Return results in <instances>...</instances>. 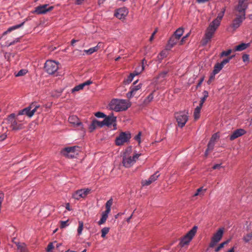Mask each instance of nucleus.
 <instances>
[{"label": "nucleus", "mask_w": 252, "mask_h": 252, "mask_svg": "<svg viewBox=\"0 0 252 252\" xmlns=\"http://www.w3.org/2000/svg\"><path fill=\"white\" fill-rule=\"evenodd\" d=\"M247 0H239L236 10L240 13V14H244L245 16V10L247 8Z\"/></svg>", "instance_id": "nucleus-15"}, {"label": "nucleus", "mask_w": 252, "mask_h": 252, "mask_svg": "<svg viewBox=\"0 0 252 252\" xmlns=\"http://www.w3.org/2000/svg\"><path fill=\"white\" fill-rule=\"evenodd\" d=\"M10 127L13 130H18L23 128V123H20L16 118V114L12 113L7 118Z\"/></svg>", "instance_id": "nucleus-4"}, {"label": "nucleus", "mask_w": 252, "mask_h": 252, "mask_svg": "<svg viewBox=\"0 0 252 252\" xmlns=\"http://www.w3.org/2000/svg\"><path fill=\"white\" fill-rule=\"evenodd\" d=\"M183 33L184 29L182 28H179L175 32L173 35L178 38L180 39L181 36L183 35Z\"/></svg>", "instance_id": "nucleus-31"}, {"label": "nucleus", "mask_w": 252, "mask_h": 252, "mask_svg": "<svg viewBox=\"0 0 252 252\" xmlns=\"http://www.w3.org/2000/svg\"><path fill=\"white\" fill-rule=\"evenodd\" d=\"M44 68L48 74H53L55 73L59 68L58 63L54 61H47L45 63Z\"/></svg>", "instance_id": "nucleus-6"}, {"label": "nucleus", "mask_w": 252, "mask_h": 252, "mask_svg": "<svg viewBox=\"0 0 252 252\" xmlns=\"http://www.w3.org/2000/svg\"><path fill=\"white\" fill-rule=\"evenodd\" d=\"M220 167V164H216L213 166L212 168L215 170V169L219 168Z\"/></svg>", "instance_id": "nucleus-62"}, {"label": "nucleus", "mask_w": 252, "mask_h": 252, "mask_svg": "<svg viewBox=\"0 0 252 252\" xmlns=\"http://www.w3.org/2000/svg\"><path fill=\"white\" fill-rule=\"evenodd\" d=\"M225 11V8H223L222 9L221 11L218 14V16L220 17V18H222L223 17V15H224Z\"/></svg>", "instance_id": "nucleus-55"}, {"label": "nucleus", "mask_w": 252, "mask_h": 252, "mask_svg": "<svg viewBox=\"0 0 252 252\" xmlns=\"http://www.w3.org/2000/svg\"><path fill=\"white\" fill-rule=\"evenodd\" d=\"M83 225H84L83 222L81 221H79V226H78V227L77 229V232H78V235L81 234L82 231L83 229Z\"/></svg>", "instance_id": "nucleus-41"}, {"label": "nucleus", "mask_w": 252, "mask_h": 252, "mask_svg": "<svg viewBox=\"0 0 252 252\" xmlns=\"http://www.w3.org/2000/svg\"><path fill=\"white\" fill-rule=\"evenodd\" d=\"M246 133V131L244 129L240 128L237 129L233 131L232 134L230 136V139L231 140H233L237 138L244 135Z\"/></svg>", "instance_id": "nucleus-19"}, {"label": "nucleus", "mask_w": 252, "mask_h": 252, "mask_svg": "<svg viewBox=\"0 0 252 252\" xmlns=\"http://www.w3.org/2000/svg\"><path fill=\"white\" fill-rule=\"evenodd\" d=\"M242 59L244 62H248L249 60V56L247 54H244L242 56Z\"/></svg>", "instance_id": "nucleus-52"}, {"label": "nucleus", "mask_w": 252, "mask_h": 252, "mask_svg": "<svg viewBox=\"0 0 252 252\" xmlns=\"http://www.w3.org/2000/svg\"><path fill=\"white\" fill-rule=\"evenodd\" d=\"M250 45V44L249 43H242L237 46H236L235 47V49L234 50L235 51H242L245 49H246L247 48H248Z\"/></svg>", "instance_id": "nucleus-26"}, {"label": "nucleus", "mask_w": 252, "mask_h": 252, "mask_svg": "<svg viewBox=\"0 0 252 252\" xmlns=\"http://www.w3.org/2000/svg\"><path fill=\"white\" fill-rule=\"evenodd\" d=\"M68 122L74 126H80L82 124L76 116H71L68 118Z\"/></svg>", "instance_id": "nucleus-22"}, {"label": "nucleus", "mask_w": 252, "mask_h": 252, "mask_svg": "<svg viewBox=\"0 0 252 252\" xmlns=\"http://www.w3.org/2000/svg\"><path fill=\"white\" fill-rule=\"evenodd\" d=\"M18 41V39H17L16 40H14L13 41L7 44L8 46H10V45L14 44L16 42Z\"/></svg>", "instance_id": "nucleus-64"}, {"label": "nucleus", "mask_w": 252, "mask_h": 252, "mask_svg": "<svg viewBox=\"0 0 252 252\" xmlns=\"http://www.w3.org/2000/svg\"><path fill=\"white\" fill-rule=\"evenodd\" d=\"M110 230L109 227H104L101 229V237L102 238H105L106 235L109 232Z\"/></svg>", "instance_id": "nucleus-40"}, {"label": "nucleus", "mask_w": 252, "mask_h": 252, "mask_svg": "<svg viewBox=\"0 0 252 252\" xmlns=\"http://www.w3.org/2000/svg\"><path fill=\"white\" fill-rule=\"evenodd\" d=\"M202 105H199L197 106L194 111V118L195 120H197L200 117V113Z\"/></svg>", "instance_id": "nucleus-27"}, {"label": "nucleus", "mask_w": 252, "mask_h": 252, "mask_svg": "<svg viewBox=\"0 0 252 252\" xmlns=\"http://www.w3.org/2000/svg\"><path fill=\"white\" fill-rule=\"evenodd\" d=\"M218 138H219V136H218V135H217V133H215V134H214L212 135V137H211V139H210V141H211L214 142H215V143L216 140Z\"/></svg>", "instance_id": "nucleus-50"}, {"label": "nucleus", "mask_w": 252, "mask_h": 252, "mask_svg": "<svg viewBox=\"0 0 252 252\" xmlns=\"http://www.w3.org/2000/svg\"><path fill=\"white\" fill-rule=\"evenodd\" d=\"M222 68L223 67L220 63H216L214 66L213 74L216 75V74L218 73Z\"/></svg>", "instance_id": "nucleus-33"}, {"label": "nucleus", "mask_w": 252, "mask_h": 252, "mask_svg": "<svg viewBox=\"0 0 252 252\" xmlns=\"http://www.w3.org/2000/svg\"><path fill=\"white\" fill-rule=\"evenodd\" d=\"M104 118L105 119L103 120L104 126H110L116 121V117L113 116H105Z\"/></svg>", "instance_id": "nucleus-23"}, {"label": "nucleus", "mask_w": 252, "mask_h": 252, "mask_svg": "<svg viewBox=\"0 0 252 252\" xmlns=\"http://www.w3.org/2000/svg\"><path fill=\"white\" fill-rule=\"evenodd\" d=\"M236 15L237 17L234 19L231 24V27L233 28L234 30H235L236 29L239 28L243 20L245 19V16H244V14H236Z\"/></svg>", "instance_id": "nucleus-14"}, {"label": "nucleus", "mask_w": 252, "mask_h": 252, "mask_svg": "<svg viewBox=\"0 0 252 252\" xmlns=\"http://www.w3.org/2000/svg\"><path fill=\"white\" fill-rule=\"evenodd\" d=\"M95 116L97 118H104L105 117L106 115L102 112H97L95 113Z\"/></svg>", "instance_id": "nucleus-49"}, {"label": "nucleus", "mask_w": 252, "mask_h": 252, "mask_svg": "<svg viewBox=\"0 0 252 252\" xmlns=\"http://www.w3.org/2000/svg\"><path fill=\"white\" fill-rule=\"evenodd\" d=\"M91 189H83L76 190L73 194L72 197L76 200H79L81 198H85L90 193Z\"/></svg>", "instance_id": "nucleus-13"}, {"label": "nucleus", "mask_w": 252, "mask_h": 252, "mask_svg": "<svg viewBox=\"0 0 252 252\" xmlns=\"http://www.w3.org/2000/svg\"><path fill=\"white\" fill-rule=\"evenodd\" d=\"M224 233V228H219L217 231L214 234L211 238L209 247L210 248L214 247L216 244L221 239Z\"/></svg>", "instance_id": "nucleus-8"}, {"label": "nucleus", "mask_w": 252, "mask_h": 252, "mask_svg": "<svg viewBox=\"0 0 252 252\" xmlns=\"http://www.w3.org/2000/svg\"><path fill=\"white\" fill-rule=\"evenodd\" d=\"M135 76L134 73H130V74L128 76L127 78L124 81V83L125 84H129L133 80V77Z\"/></svg>", "instance_id": "nucleus-37"}, {"label": "nucleus", "mask_w": 252, "mask_h": 252, "mask_svg": "<svg viewBox=\"0 0 252 252\" xmlns=\"http://www.w3.org/2000/svg\"><path fill=\"white\" fill-rule=\"evenodd\" d=\"M206 191V189H203L202 188H200L197 189L196 193L193 195V196H196L199 195H203L204 193Z\"/></svg>", "instance_id": "nucleus-38"}, {"label": "nucleus", "mask_w": 252, "mask_h": 252, "mask_svg": "<svg viewBox=\"0 0 252 252\" xmlns=\"http://www.w3.org/2000/svg\"><path fill=\"white\" fill-rule=\"evenodd\" d=\"M203 80H204V78H203H203H201L200 79V80H199V82L198 83V84H197V86H196V88H198V87H199L201 85V84H202V82H203Z\"/></svg>", "instance_id": "nucleus-59"}, {"label": "nucleus", "mask_w": 252, "mask_h": 252, "mask_svg": "<svg viewBox=\"0 0 252 252\" xmlns=\"http://www.w3.org/2000/svg\"><path fill=\"white\" fill-rule=\"evenodd\" d=\"M131 138V134L129 132H121L115 140L116 144L118 146L123 145L129 141Z\"/></svg>", "instance_id": "nucleus-7"}, {"label": "nucleus", "mask_w": 252, "mask_h": 252, "mask_svg": "<svg viewBox=\"0 0 252 252\" xmlns=\"http://www.w3.org/2000/svg\"><path fill=\"white\" fill-rule=\"evenodd\" d=\"M231 52H232V50L231 49L228 50L227 51H224L221 52V53L220 54V56L221 57L227 56L229 55L231 53Z\"/></svg>", "instance_id": "nucleus-45"}, {"label": "nucleus", "mask_w": 252, "mask_h": 252, "mask_svg": "<svg viewBox=\"0 0 252 252\" xmlns=\"http://www.w3.org/2000/svg\"><path fill=\"white\" fill-rule=\"evenodd\" d=\"M77 148L76 146L65 148L61 151V154L68 158H74L78 154L76 151Z\"/></svg>", "instance_id": "nucleus-11"}, {"label": "nucleus", "mask_w": 252, "mask_h": 252, "mask_svg": "<svg viewBox=\"0 0 252 252\" xmlns=\"http://www.w3.org/2000/svg\"><path fill=\"white\" fill-rule=\"evenodd\" d=\"M175 115L178 126L181 127L184 126L188 120L187 113L182 111L176 113Z\"/></svg>", "instance_id": "nucleus-9"}, {"label": "nucleus", "mask_w": 252, "mask_h": 252, "mask_svg": "<svg viewBox=\"0 0 252 252\" xmlns=\"http://www.w3.org/2000/svg\"><path fill=\"white\" fill-rule=\"evenodd\" d=\"M110 211H111V209L106 208V210L104 212H103L102 213L108 216V214L110 212Z\"/></svg>", "instance_id": "nucleus-60"}, {"label": "nucleus", "mask_w": 252, "mask_h": 252, "mask_svg": "<svg viewBox=\"0 0 252 252\" xmlns=\"http://www.w3.org/2000/svg\"><path fill=\"white\" fill-rule=\"evenodd\" d=\"M158 172H156L154 174L150 176L148 180L142 181V184L143 186H149L153 182H155L159 176Z\"/></svg>", "instance_id": "nucleus-17"}, {"label": "nucleus", "mask_w": 252, "mask_h": 252, "mask_svg": "<svg viewBox=\"0 0 252 252\" xmlns=\"http://www.w3.org/2000/svg\"><path fill=\"white\" fill-rule=\"evenodd\" d=\"M25 22H23L21 24H18V25H15V26H12V27H9L7 30V31H6L5 32H4L2 34V36H0L1 38L6 35L7 33L12 32L14 30H17L19 28H20V27H21L22 26L24 25Z\"/></svg>", "instance_id": "nucleus-24"}, {"label": "nucleus", "mask_w": 252, "mask_h": 252, "mask_svg": "<svg viewBox=\"0 0 252 252\" xmlns=\"http://www.w3.org/2000/svg\"><path fill=\"white\" fill-rule=\"evenodd\" d=\"M214 78H215V75H214V74H213V75H211L210 76V77L209 79V80H208V84L211 83V82H212V81L213 80H214Z\"/></svg>", "instance_id": "nucleus-61"}, {"label": "nucleus", "mask_w": 252, "mask_h": 252, "mask_svg": "<svg viewBox=\"0 0 252 252\" xmlns=\"http://www.w3.org/2000/svg\"><path fill=\"white\" fill-rule=\"evenodd\" d=\"M141 136V132H139L138 134L137 135H136L134 137L135 140L138 141L139 143H140L141 142V141H140Z\"/></svg>", "instance_id": "nucleus-51"}, {"label": "nucleus", "mask_w": 252, "mask_h": 252, "mask_svg": "<svg viewBox=\"0 0 252 252\" xmlns=\"http://www.w3.org/2000/svg\"><path fill=\"white\" fill-rule=\"evenodd\" d=\"M93 83V82L91 81L90 80H87V81L82 83V85H83V87L84 88L86 86H88Z\"/></svg>", "instance_id": "nucleus-54"}, {"label": "nucleus", "mask_w": 252, "mask_h": 252, "mask_svg": "<svg viewBox=\"0 0 252 252\" xmlns=\"http://www.w3.org/2000/svg\"><path fill=\"white\" fill-rule=\"evenodd\" d=\"M140 156V154H136L132 157L127 155L126 154H124L122 161L123 165L126 168L130 167L135 162Z\"/></svg>", "instance_id": "nucleus-5"}, {"label": "nucleus", "mask_w": 252, "mask_h": 252, "mask_svg": "<svg viewBox=\"0 0 252 252\" xmlns=\"http://www.w3.org/2000/svg\"><path fill=\"white\" fill-rule=\"evenodd\" d=\"M189 33H188L186 35L183 36L182 38V39L181 40L180 42V45H182L184 42L185 41V40H186V39L188 38V37L189 36Z\"/></svg>", "instance_id": "nucleus-53"}, {"label": "nucleus", "mask_w": 252, "mask_h": 252, "mask_svg": "<svg viewBox=\"0 0 252 252\" xmlns=\"http://www.w3.org/2000/svg\"><path fill=\"white\" fill-rule=\"evenodd\" d=\"M145 59L142 60V65L139 66L136 68V70L133 72L135 75H137L139 73H140L144 69V63Z\"/></svg>", "instance_id": "nucleus-28"}, {"label": "nucleus", "mask_w": 252, "mask_h": 252, "mask_svg": "<svg viewBox=\"0 0 252 252\" xmlns=\"http://www.w3.org/2000/svg\"><path fill=\"white\" fill-rule=\"evenodd\" d=\"M217 28L210 24L205 34V37L202 40V45H206L211 40L217 30Z\"/></svg>", "instance_id": "nucleus-10"}, {"label": "nucleus", "mask_w": 252, "mask_h": 252, "mask_svg": "<svg viewBox=\"0 0 252 252\" xmlns=\"http://www.w3.org/2000/svg\"><path fill=\"white\" fill-rule=\"evenodd\" d=\"M27 71L26 69H21L16 75V76H22L25 75Z\"/></svg>", "instance_id": "nucleus-48"}, {"label": "nucleus", "mask_w": 252, "mask_h": 252, "mask_svg": "<svg viewBox=\"0 0 252 252\" xmlns=\"http://www.w3.org/2000/svg\"><path fill=\"white\" fill-rule=\"evenodd\" d=\"M113 204V199L112 198L108 200L105 204L106 208L111 209V207Z\"/></svg>", "instance_id": "nucleus-47"}, {"label": "nucleus", "mask_w": 252, "mask_h": 252, "mask_svg": "<svg viewBox=\"0 0 252 252\" xmlns=\"http://www.w3.org/2000/svg\"><path fill=\"white\" fill-rule=\"evenodd\" d=\"M98 44L96 46L91 48L88 50H85L84 52L88 55H91L98 50Z\"/></svg>", "instance_id": "nucleus-29"}, {"label": "nucleus", "mask_w": 252, "mask_h": 252, "mask_svg": "<svg viewBox=\"0 0 252 252\" xmlns=\"http://www.w3.org/2000/svg\"><path fill=\"white\" fill-rule=\"evenodd\" d=\"M233 56H232L227 59H225L220 63L222 67H223L224 65L230 61V60L233 58Z\"/></svg>", "instance_id": "nucleus-43"}, {"label": "nucleus", "mask_w": 252, "mask_h": 252, "mask_svg": "<svg viewBox=\"0 0 252 252\" xmlns=\"http://www.w3.org/2000/svg\"><path fill=\"white\" fill-rule=\"evenodd\" d=\"M6 138V135L5 134H2L0 136V141H3Z\"/></svg>", "instance_id": "nucleus-63"}, {"label": "nucleus", "mask_w": 252, "mask_h": 252, "mask_svg": "<svg viewBox=\"0 0 252 252\" xmlns=\"http://www.w3.org/2000/svg\"><path fill=\"white\" fill-rule=\"evenodd\" d=\"M154 98L153 93H151L144 100V103L145 104H147L152 101Z\"/></svg>", "instance_id": "nucleus-34"}, {"label": "nucleus", "mask_w": 252, "mask_h": 252, "mask_svg": "<svg viewBox=\"0 0 252 252\" xmlns=\"http://www.w3.org/2000/svg\"><path fill=\"white\" fill-rule=\"evenodd\" d=\"M130 106L129 101L125 99H113L109 104L110 109L116 112L126 111Z\"/></svg>", "instance_id": "nucleus-2"}, {"label": "nucleus", "mask_w": 252, "mask_h": 252, "mask_svg": "<svg viewBox=\"0 0 252 252\" xmlns=\"http://www.w3.org/2000/svg\"><path fill=\"white\" fill-rule=\"evenodd\" d=\"M108 218V216L102 213V217L100 220L98 221V223L99 225L104 223Z\"/></svg>", "instance_id": "nucleus-39"}, {"label": "nucleus", "mask_w": 252, "mask_h": 252, "mask_svg": "<svg viewBox=\"0 0 252 252\" xmlns=\"http://www.w3.org/2000/svg\"><path fill=\"white\" fill-rule=\"evenodd\" d=\"M229 242V240H227V241H225V242H223L222 243H221V244H220L219 245V246L216 248L215 249V252H219L220 249H221L222 248L224 247V245H226L227 244H228Z\"/></svg>", "instance_id": "nucleus-36"}, {"label": "nucleus", "mask_w": 252, "mask_h": 252, "mask_svg": "<svg viewBox=\"0 0 252 252\" xmlns=\"http://www.w3.org/2000/svg\"><path fill=\"white\" fill-rule=\"evenodd\" d=\"M128 12V10L126 7H122L116 11L114 15L119 19H123L127 16Z\"/></svg>", "instance_id": "nucleus-16"}, {"label": "nucleus", "mask_w": 252, "mask_h": 252, "mask_svg": "<svg viewBox=\"0 0 252 252\" xmlns=\"http://www.w3.org/2000/svg\"><path fill=\"white\" fill-rule=\"evenodd\" d=\"M138 81L136 80L133 83L132 85L130 87L129 90L131 91V94H134L135 95L136 94L137 92L141 90L142 84L139 83L137 85L136 84L137 83Z\"/></svg>", "instance_id": "nucleus-20"}, {"label": "nucleus", "mask_w": 252, "mask_h": 252, "mask_svg": "<svg viewBox=\"0 0 252 252\" xmlns=\"http://www.w3.org/2000/svg\"><path fill=\"white\" fill-rule=\"evenodd\" d=\"M179 40V38L173 35L168 41V46H169L170 48L173 47L177 43Z\"/></svg>", "instance_id": "nucleus-25"}, {"label": "nucleus", "mask_w": 252, "mask_h": 252, "mask_svg": "<svg viewBox=\"0 0 252 252\" xmlns=\"http://www.w3.org/2000/svg\"><path fill=\"white\" fill-rule=\"evenodd\" d=\"M84 88L83 85L82 84H79V85H77L75 86L73 89H72V93H74L75 92L79 91L81 90H82Z\"/></svg>", "instance_id": "nucleus-42"}, {"label": "nucleus", "mask_w": 252, "mask_h": 252, "mask_svg": "<svg viewBox=\"0 0 252 252\" xmlns=\"http://www.w3.org/2000/svg\"><path fill=\"white\" fill-rule=\"evenodd\" d=\"M54 8V6H49V4H43L37 6L35 8L33 13L37 14H43L47 13V12L52 10Z\"/></svg>", "instance_id": "nucleus-12"}, {"label": "nucleus", "mask_w": 252, "mask_h": 252, "mask_svg": "<svg viewBox=\"0 0 252 252\" xmlns=\"http://www.w3.org/2000/svg\"><path fill=\"white\" fill-rule=\"evenodd\" d=\"M54 248V246L53 245V244L52 243H50L47 248V251L48 252H49L50 251H51Z\"/></svg>", "instance_id": "nucleus-56"}, {"label": "nucleus", "mask_w": 252, "mask_h": 252, "mask_svg": "<svg viewBox=\"0 0 252 252\" xmlns=\"http://www.w3.org/2000/svg\"><path fill=\"white\" fill-rule=\"evenodd\" d=\"M215 144V142H212L210 140V141L209 142V143L208 144V147H207V149H208V150H209L210 151H212L214 149Z\"/></svg>", "instance_id": "nucleus-44"}, {"label": "nucleus", "mask_w": 252, "mask_h": 252, "mask_svg": "<svg viewBox=\"0 0 252 252\" xmlns=\"http://www.w3.org/2000/svg\"><path fill=\"white\" fill-rule=\"evenodd\" d=\"M104 126V122L99 121L96 120H94L92 121V124L89 126V129L91 132L94 131L96 128L102 127Z\"/></svg>", "instance_id": "nucleus-18"}, {"label": "nucleus", "mask_w": 252, "mask_h": 252, "mask_svg": "<svg viewBox=\"0 0 252 252\" xmlns=\"http://www.w3.org/2000/svg\"><path fill=\"white\" fill-rule=\"evenodd\" d=\"M68 220H67L66 221H60V227L61 228H65L67 225H68Z\"/></svg>", "instance_id": "nucleus-46"}, {"label": "nucleus", "mask_w": 252, "mask_h": 252, "mask_svg": "<svg viewBox=\"0 0 252 252\" xmlns=\"http://www.w3.org/2000/svg\"><path fill=\"white\" fill-rule=\"evenodd\" d=\"M222 18H220L218 16L213 21H212L210 24L215 27V28H218V27L220 26V21Z\"/></svg>", "instance_id": "nucleus-32"}, {"label": "nucleus", "mask_w": 252, "mask_h": 252, "mask_svg": "<svg viewBox=\"0 0 252 252\" xmlns=\"http://www.w3.org/2000/svg\"><path fill=\"white\" fill-rule=\"evenodd\" d=\"M134 95L135 94L131 93L130 90H129V91L126 94V96L128 98H130L131 97H133Z\"/></svg>", "instance_id": "nucleus-57"}, {"label": "nucleus", "mask_w": 252, "mask_h": 252, "mask_svg": "<svg viewBox=\"0 0 252 252\" xmlns=\"http://www.w3.org/2000/svg\"><path fill=\"white\" fill-rule=\"evenodd\" d=\"M252 240V231L248 233L247 234L244 235L243 237V240L246 242L248 243Z\"/></svg>", "instance_id": "nucleus-30"}, {"label": "nucleus", "mask_w": 252, "mask_h": 252, "mask_svg": "<svg viewBox=\"0 0 252 252\" xmlns=\"http://www.w3.org/2000/svg\"><path fill=\"white\" fill-rule=\"evenodd\" d=\"M167 71H163L159 74V77L164 78L167 74Z\"/></svg>", "instance_id": "nucleus-58"}, {"label": "nucleus", "mask_w": 252, "mask_h": 252, "mask_svg": "<svg viewBox=\"0 0 252 252\" xmlns=\"http://www.w3.org/2000/svg\"><path fill=\"white\" fill-rule=\"evenodd\" d=\"M203 97L201 99V100L200 101V105H203V103H204L205 101L206 100V98L208 96V93L207 91H204L203 92Z\"/></svg>", "instance_id": "nucleus-35"}, {"label": "nucleus", "mask_w": 252, "mask_h": 252, "mask_svg": "<svg viewBox=\"0 0 252 252\" xmlns=\"http://www.w3.org/2000/svg\"><path fill=\"white\" fill-rule=\"evenodd\" d=\"M17 252H29L27 245L24 243L16 242Z\"/></svg>", "instance_id": "nucleus-21"}, {"label": "nucleus", "mask_w": 252, "mask_h": 252, "mask_svg": "<svg viewBox=\"0 0 252 252\" xmlns=\"http://www.w3.org/2000/svg\"><path fill=\"white\" fill-rule=\"evenodd\" d=\"M42 110L40 105H36L35 103H32L29 106L19 111L16 115V119L20 123H22L25 120V117L23 115H27L29 117H32L35 113H40Z\"/></svg>", "instance_id": "nucleus-1"}, {"label": "nucleus", "mask_w": 252, "mask_h": 252, "mask_svg": "<svg viewBox=\"0 0 252 252\" xmlns=\"http://www.w3.org/2000/svg\"><path fill=\"white\" fill-rule=\"evenodd\" d=\"M197 227L194 226L181 239L178 246L184 247L188 245L197 231Z\"/></svg>", "instance_id": "nucleus-3"}]
</instances>
